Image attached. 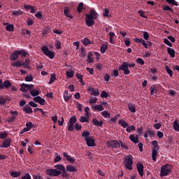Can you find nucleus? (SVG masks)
Here are the masks:
<instances>
[{"label": "nucleus", "mask_w": 179, "mask_h": 179, "mask_svg": "<svg viewBox=\"0 0 179 179\" xmlns=\"http://www.w3.org/2000/svg\"><path fill=\"white\" fill-rule=\"evenodd\" d=\"M134 161L132 155H129L128 157H126L124 159V166L127 169H129L130 171H132L133 169V165Z\"/></svg>", "instance_id": "4"}, {"label": "nucleus", "mask_w": 179, "mask_h": 179, "mask_svg": "<svg viewBox=\"0 0 179 179\" xmlns=\"http://www.w3.org/2000/svg\"><path fill=\"white\" fill-rule=\"evenodd\" d=\"M169 95H170V96H175V95H176V91H174L173 90H169Z\"/></svg>", "instance_id": "62"}, {"label": "nucleus", "mask_w": 179, "mask_h": 179, "mask_svg": "<svg viewBox=\"0 0 179 179\" xmlns=\"http://www.w3.org/2000/svg\"><path fill=\"white\" fill-rule=\"evenodd\" d=\"M46 172L47 175H49V176H59L61 175L60 171H57V169H47Z\"/></svg>", "instance_id": "10"}, {"label": "nucleus", "mask_w": 179, "mask_h": 179, "mask_svg": "<svg viewBox=\"0 0 179 179\" xmlns=\"http://www.w3.org/2000/svg\"><path fill=\"white\" fill-rule=\"evenodd\" d=\"M83 44H84V45H88V44H94L93 41H90L89 38H85L84 39H83L82 41Z\"/></svg>", "instance_id": "30"}, {"label": "nucleus", "mask_w": 179, "mask_h": 179, "mask_svg": "<svg viewBox=\"0 0 179 179\" xmlns=\"http://www.w3.org/2000/svg\"><path fill=\"white\" fill-rule=\"evenodd\" d=\"M128 108H129V110L131 112V113H136V108H135V106L132 105V103H129Z\"/></svg>", "instance_id": "33"}, {"label": "nucleus", "mask_w": 179, "mask_h": 179, "mask_svg": "<svg viewBox=\"0 0 179 179\" xmlns=\"http://www.w3.org/2000/svg\"><path fill=\"white\" fill-rule=\"evenodd\" d=\"M137 170L138 171V173L141 178H143L144 175V166L143 164L141 163L137 164L136 165Z\"/></svg>", "instance_id": "12"}, {"label": "nucleus", "mask_w": 179, "mask_h": 179, "mask_svg": "<svg viewBox=\"0 0 179 179\" xmlns=\"http://www.w3.org/2000/svg\"><path fill=\"white\" fill-rule=\"evenodd\" d=\"M6 137H8V133H6V131H4V133H0V138L4 141Z\"/></svg>", "instance_id": "56"}, {"label": "nucleus", "mask_w": 179, "mask_h": 179, "mask_svg": "<svg viewBox=\"0 0 179 179\" xmlns=\"http://www.w3.org/2000/svg\"><path fill=\"white\" fill-rule=\"evenodd\" d=\"M173 128H174V130H176V131H179L178 120H175V122L173 123Z\"/></svg>", "instance_id": "42"}, {"label": "nucleus", "mask_w": 179, "mask_h": 179, "mask_svg": "<svg viewBox=\"0 0 179 179\" xmlns=\"http://www.w3.org/2000/svg\"><path fill=\"white\" fill-rule=\"evenodd\" d=\"M127 133H131L132 130H136L135 126H127V128L126 129Z\"/></svg>", "instance_id": "49"}, {"label": "nucleus", "mask_w": 179, "mask_h": 179, "mask_svg": "<svg viewBox=\"0 0 179 179\" xmlns=\"http://www.w3.org/2000/svg\"><path fill=\"white\" fill-rule=\"evenodd\" d=\"M33 80H34V77H32V76H27V77H25V81L28 83L33 81Z\"/></svg>", "instance_id": "61"}, {"label": "nucleus", "mask_w": 179, "mask_h": 179, "mask_svg": "<svg viewBox=\"0 0 179 179\" xmlns=\"http://www.w3.org/2000/svg\"><path fill=\"white\" fill-rule=\"evenodd\" d=\"M120 145H121V148H123V150H128V145H127L126 143L120 141Z\"/></svg>", "instance_id": "50"}, {"label": "nucleus", "mask_w": 179, "mask_h": 179, "mask_svg": "<svg viewBox=\"0 0 179 179\" xmlns=\"http://www.w3.org/2000/svg\"><path fill=\"white\" fill-rule=\"evenodd\" d=\"M55 162H59L62 160V157L59 155L58 152H55Z\"/></svg>", "instance_id": "54"}, {"label": "nucleus", "mask_w": 179, "mask_h": 179, "mask_svg": "<svg viewBox=\"0 0 179 179\" xmlns=\"http://www.w3.org/2000/svg\"><path fill=\"white\" fill-rule=\"evenodd\" d=\"M6 30H8V31H13V30H15V26L14 24H12L10 23H6Z\"/></svg>", "instance_id": "25"}, {"label": "nucleus", "mask_w": 179, "mask_h": 179, "mask_svg": "<svg viewBox=\"0 0 179 179\" xmlns=\"http://www.w3.org/2000/svg\"><path fill=\"white\" fill-rule=\"evenodd\" d=\"M164 42L165 43V44H167V45H169V47H172L173 45L171 42H170V39H169V36H167V39L166 38L164 39Z\"/></svg>", "instance_id": "53"}, {"label": "nucleus", "mask_w": 179, "mask_h": 179, "mask_svg": "<svg viewBox=\"0 0 179 179\" xmlns=\"http://www.w3.org/2000/svg\"><path fill=\"white\" fill-rule=\"evenodd\" d=\"M22 175V172L19 171H13L10 173V176H13V178H18Z\"/></svg>", "instance_id": "39"}, {"label": "nucleus", "mask_w": 179, "mask_h": 179, "mask_svg": "<svg viewBox=\"0 0 179 179\" xmlns=\"http://www.w3.org/2000/svg\"><path fill=\"white\" fill-rule=\"evenodd\" d=\"M63 97L66 102H69V101L72 98L71 94H69L68 91H64Z\"/></svg>", "instance_id": "19"}, {"label": "nucleus", "mask_w": 179, "mask_h": 179, "mask_svg": "<svg viewBox=\"0 0 179 179\" xmlns=\"http://www.w3.org/2000/svg\"><path fill=\"white\" fill-rule=\"evenodd\" d=\"M31 88H34L33 84H31V85L28 84H21V88L20 90L22 92H26L27 91L29 90L30 92Z\"/></svg>", "instance_id": "11"}, {"label": "nucleus", "mask_w": 179, "mask_h": 179, "mask_svg": "<svg viewBox=\"0 0 179 179\" xmlns=\"http://www.w3.org/2000/svg\"><path fill=\"white\" fill-rule=\"evenodd\" d=\"M23 13H24V10H22V9H18V10H12V14L16 16H19L20 15H23Z\"/></svg>", "instance_id": "35"}, {"label": "nucleus", "mask_w": 179, "mask_h": 179, "mask_svg": "<svg viewBox=\"0 0 179 179\" xmlns=\"http://www.w3.org/2000/svg\"><path fill=\"white\" fill-rule=\"evenodd\" d=\"M160 85H152L150 88V94L151 95H156L159 92V88Z\"/></svg>", "instance_id": "13"}, {"label": "nucleus", "mask_w": 179, "mask_h": 179, "mask_svg": "<svg viewBox=\"0 0 179 179\" xmlns=\"http://www.w3.org/2000/svg\"><path fill=\"white\" fill-rule=\"evenodd\" d=\"M64 14L67 17H70V19H73V15H71L69 13V6H64Z\"/></svg>", "instance_id": "15"}, {"label": "nucleus", "mask_w": 179, "mask_h": 179, "mask_svg": "<svg viewBox=\"0 0 179 179\" xmlns=\"http://www.w3.org/2000/svg\"><path fill=\"white\" fill-rule=\"evenodd\" d=\"M10 115H13V117H15V118H14V120H16L17 116H18V115H19V112H17V110H15V111H13V110H10Z\"/></svg>", "instance_id": "41"}, {"label": "nucleus", "mask_w": 179, "mask_h": 179, "mask_svg": "<svg viewBox=\"0 0 179 179\" xmlns=\"http://www.w3.org/2000/svg\"><path fill=\"white\" fill-rule=\"evenodd\" d=\"M62 178H68L69 176L68 172H66V169L64 166V165H62Z\"/></svg>", "instance_id": "28"}, {"label": "nucleus", "mask_w": 179, "mask_h": 179, "mask_svg": "<svg viewBox=\"0 0 179 179\" xmlns=\"http://www.w3.org/2000/svg\"><path fill=\"white\" fill-rule=\"evenodd\" d=\"M82 136H83V137H84V138L87 143V145H88L89 137L90 136V133L89 130H85V131H83Z\"/></svg>", "instance_id": "16"}, {"label": "nucleus", "mask_w": 179, "mask_h": 179, "mask_svg": "<svg viewBox=\"0 0 179 179\" xmlns=\"http://www.w3.org/2000/svg\"><path fill=\"white\" fill-rule=\"evenodd\" d=\"M171 168L172 166L169 164H166L162 166L160 172L161 176H167V175H169L171 171Z\"/></svg>", "instance_id": "3"}, {"label": "nucleus", "mask_w": 179, "mask_h": 179, "mask_svg": "<svg viewBox=\"0 0 179 179\" xmlns=\"http://www.w3.org/2000/svg\"><path fill=\"white\" fill-rule=\"evenodd\" d=\"M92 108L94 110V111L99 110V112H101L104 110V108L102 105H96V106H92Z\"/></svg>", "instance_id": "31"}, {"label": "nucleus", "mask_w": 179, "mask_h": 179, "mask_svg": "<svg viewBox=\"0 0 179 179\" xmlns=\"http://www.w3.org/2000/svg\"><path fill=\"white\" fill-rule=\"evenodd\" d=\"M92 56H93V53H92V52H89L87 53V62L88 63H93L94 59H93Z\"/></svg>", "instance_id": "36"}, {"label": "nucleus", "mask_w": 179, "mask_h": 179, "mask_svg": "<svg viewBox=\"0 0 179 179\" xmlns=\"http://www.w3.org/2000/svg\"><path fill=\"white\" fill-rule=\"evenodd\" d=\"M67 172H77L78 169L75 165H66Z\"/></svg>", "instance_id": "18"}, {"label": "nucleus", "mask_w": 179, "mask_h": 179, "mask_svg": "<svg viewBox=\"0 0 179 179\" xmlns=\"http://www.w3.org/2000/svg\"><path fill=\"white\" fill-rule=\"evenodd\" d=\"M66 74L68 77V78H72L74 76V72L73 71H66Z\"/></svg>", "instance_id": "57"}, {"label": "nucleus", "mask_w": 179, "mask_h": 179, "mask_svg": "<svg viewBox=\"0 0 179 179\" xmlns=\"http://www.w3.org/2000/svg\"><path fill=\"white\" fill-rule=\"evenodd\" d=\"M89 91L91 92V95H93L94 96H99V95H100L99 90H95V88H91Z\"/></svg>", "instance_id": "22"}, {"label": "nucleus", "mask_w": 179, "mask_h": 179, "mask_svg": "<svg viewBox=\"0 0 179 179\" xmlns=\"http://www.w3.org/2000/svg\"><path fill=\"white\" fill-rule=\"evenodd\" d=\"M78 122V119L76 116H73V117H70V120L68 123L69 126V131H73L74 130V124Z\"/></svg>", "instance_id": "6"}, {"label": "nucleus", "mask_w": 179, "mask_h": 179, "mask_svg": "<svg viewBox=\"0 0 179 179\" xmlns=\"http://www.w3.org/2000/svg\"><path fill=\"white\" fill-rule=\"evenodd\" d=\"M106 50H108V45H105V43H103L100 48V51L101 54H104L106 52Z\"/></svg>", "instance_id": "37"}, {"label": "nucleus", "mask_w": 179, "mask_h": 179, "mask_svg": "<svg viewBox=\"0 0 179 179\" xmlns=\"http://www.w3.org/2000/svg\"><path fill=\"white\" fill-rule=\"evenodd\" d=\"M92 123L94 124V126H99V127H102L103 124V121L99 122L97 119H92Z\"/></svg>", "instance_id": "24"}, {"label": "nucleus", "mask_w": 179, "mask_h": 179, "mask_svg": "<svg viewBox=\"0 0 179 179\" xmlns=\"http://www.w3.org/2000/svg\"><path fill=\"white\" fill-rule=\"evenodd\" d=\"M163 9H164V10H170L172 13L174 12V9L173 8H171V6H169V5H164L163 6Z\"/></svg>", "instance_id": "40"}, {"label": "nucleus", "mask_w": 179, "mask_h": 179, "mask_svg": "<svg viewBox=\"0 0 179 179\" xmlns=\"http://www.w3.org/2000/svg\"><path fill=\"white\" fill-rule=\"evenodd\" d=\"M147 131L150 137H155L156 136L155 131L151 129H147Z\"/></svg>", "instance_id": "43"}, {"label": "nucleus", "mask_w": 179, "mask_h": 179, "mask_svg": "<svg viewBox=\"0 0 179 179\" xmlns=\"http://www.w3.org/2000/svg\"><path fill=\"white\" fill-rule=\"evenodd\" d=\"M152 145H154V148L159 150V147L158 145V141L154 140L153 141H152Z\"/></svg>", "instance_id": "55"}, {"label": "nucleus", "mask_w": 179, "mask_h": 179, "mask_svg": "<svg viewBox=\"0 0 179 179\" xmlns=\"http://www.w3.org/2000/svg\"><path fill=\"white\" fill-rule=\"evenodd\" d=\"M11 141L9 139H6L3 141L2 145H0L1 148H8V147H10Z\"/></svg>", "instance_id": "17"}, {"label": "nucleus", "mask_w": 179, "mask_h": 179, "mask_svg": "<svg viewBox=\"0 0 179 179\" xmlns=\"http://www.w3.org/2000/svg\"><path fill=\"white\" fill-rule=\"evenodd\" d=\"M136 62L141 66H143V64H145V62L143 59H141V57H138V59H136Z\"/></svg>", "instance_id": "59"}, {"label": "nucleus", "mask_w": 179, "mask_h": 179, "mask_svg": "<svg viewBox=\"0 0 179 179\" xmlns=\"http://www.w3.org/2000/svg\"><path fill=\"white\" fill-rule=\"evenodd\" d=\"M98 16V13L95 10V9L91 8L90 13H86L85 15V23L87 26L89 27L93 26V24L95 23L94 19H97Z\"/></svg>", "instance_id": "1"}, {"label": "nucleus", "mask_w": 179, "mask_h": 179, "mask_svg": "<svg viewBox=\"0 0 179 179\" xmlns=\"http://www.w3.org/2000/svg\"><path fill=\"white\" fill-rule=\"evenodd\" d=\"M106 145L110 148H117L118 147H120V142L117 141V140L107 141Z\"/></svg>", "instance_id": "9"}, {"label": "nucleus", "mask_w": 179, "mask_h": 179, "mask_svg": "<svg viewBox=\"0 0 179 179\" xmlns=\"http://www.w3.org/2000/svg\"><path fill=\"white\" fill-rule=\"evenodd\" d=\"M165 69L166 70L168 74L170 76V77H173V71L171 70L169 66H166Z\"/></svg>", "instance_id": "48"}, {"label": "nucleus", "mask_w": 179, "mask_h": 179, "mask_svg": "<svg viewBox=\"0 0 179 179\" xmlns=\"http://www.w3.org/2000/svg\"><path fill=\"white\" fill-rule=\"evenodd\" d=\"M119 124L122 126V127H123L124 129H125L126 127L127 129L129 126L128 123H127L125 120H119Z\"/></svg>", "instance_id": "38"}, {"label": "nucleus", "mask_w": 179, "mask_h": 179, "mask_svg": "<svg viewBox=\"0 0 179 179\" xmlns=\"http://www.w3.org/2000/svg\"><path fill=\"white\" fill-rule=\"evenodd\" d=\"M22 179H31V176L29 173H25V175L22 176Z\"/></svg>", "instance_id": "63"}, {"label": "nucleus", "mask_w": 179, "mask_h": 179, "mask_svg": "<svg viewBox=\"0 0 179 179\" xmlns=\"http://www.w3.org/2000/svg\"><path fill=\"white\" fill-rule=\"evenodd\" d=\"M136 66L135 63H127L124 62L122 63V64H121V66H119L118 67V70L119 71H123L124 76H129V74H131V71L129 70V68H134Z\"/></svg>", "instance_id": "2"}, {"label": "nucleus", "mask_w": 179, "mask_h": 179, "mask_svg": "<svg viewBox=\"0 0 179 179\" xmlns=\"http://www.w3.org/2000/svg\"><path fill=\"white\" fill-rule=\"evenodd\" d=\"M167 52L170 55V56L172 57V58H174V57L176 55V52H175L174 49H171V48L170 46L169 48H167Z\"/></svg>", "instance_id": "32"}, {"label": "nucleus", "mask_w": 179, "mask_h": 179, "mask_svg": "<svg viewBox=\"0 0 179 179\" xmlns=\"http://www.w3.org/2000/svg\"><path fill=\"white\" fill-rule=\"evenodd\" d=\"M55 47L57 50H60L62 48V43L60 41H57L55 43Z\"/></svg>", "instance_id": "60"}, {"label": "nucleus", "mask_w": 179, "mask_h": 179, "mask_svg": "<svg viewBox=\"0 0 179 179\" xmlns=\"http://www.w3.org/2000/svg\"><path fill=\"white\" fill-rule=\"evenodd\" d=\"M6 102H8V99L6 98H3V96H0V104L6 105Z\"/></svg>", "instance_id": "46"}, {"label": "nucleus", "mask_w": 179, "mask_h": 179, "mask_svg": "<svg viewBox=\"0 0 179 179\" xmlns=\"http://www.w3.org/2000/svg\"><path fill=\"white\" fill-rule=\"evenodd\" d=\"M26 126L27 127V131H29L31 130V129H32L34 124L31 122H29V123H26Z\"/></svg>", "instance_id": "58"}, {"label": "nucleus", "mask_w": 179, "mask_h": 179, "mask_svg": "<svg viewBox=\"0 0 179 179\" xmlns=\"http://www.w3.org/2000/svg\"><path fill=\"white\" fill-rule=\"evenodd\" d=\"M33 179H43L41 175H33Z\"/></svg>", "instance_id": "64"}, {"label": "nucleus", "mask_w": 179, "mask_h": 179, "mask_svg": "<svg viewBox=\"0 0 179 179\" xmlns=\"http://www.w3.org/2000/svg\"><path fill=\"white\" fill-rule=\"evenodd\" d=\"M129 139L135 144L139 143V138H138V137H135L134 134H130Z\"/></svg>", "instance_id": "27"}, {"label": "nucleus", "mask_w": 179, "mask_h": 179, "mask_svg": "<svg viewBox=\"0 0 179 179\" xmlns=\"http://www.w3.org/2000/svg\"><path fill=\"white\" fill-rule=\"evenodd\" d=\"M20 54H21L22 57H29V53H27V52H25V50H24V49H22V50H19Z\"/></svg>", "instance_id": "52"}, {"label": "nucleus", "mask_w": 179, "mask_h": 179, "mask_svg": "<svg viewBox=\"0 0 179 179\" xmlns=\"http://www.w3.org/2000/svg\"><path fill=\"white\" fill-rule=\"evenodd\" d=\"M101 115L103 116V117H110V115L109 112H107V110H103V111L101 112Z\"/></svg>", "instance_id": "51"}, {"label": "nucleus", "mask_w": 179, "mask_h": 179, "mask_svg": "<svg viewBox=\"0 0 179 179\" xmlns=\"http://www.w3.org/2000/svg\"><path fill=\"white\" fill-rule=\"evenodd\" d=\"M22 66H23L24 69H30V70L31 69V67H30V66H28L26 60H25V62H16L15 63L12 64L13 67H21Z\"/></svg>", "instance_id": "8"}, {"label": "nucleus", "mask_w": 179, "mask_h": 179, "mask_svg": "<svg viewBox=\"0 0 179 179\" xmlns=\"http://www.w3.org/2000/svg\"><path fill=\"white\" fill-rule=\"evenodd\" d=\"M10 87H12V83H10V81L8 80H6L4 81V83H3V90L4 88H10Z\"/></svg>", "instance_id": "29"}, {"label": "nucleus", "mask_w": 179, "mask_h": 179, "mask_svg": "<svg viewBox=\"0 0 179 179\" xmlns=\"http://www.w3.org/2000/svg\"><path fill=\"white\" fill-rule=\"evenodd\" d=\"M157 155H158L157 149L152 148V157L153 161L155 162L157 161Z\"/></svg>", "instance_id": "23"}, {"label": "nucleus", "mask_w": 179, "mask_h": 179, "mask_svg": "<svg viewBox=\"0 0 179 179\" xmlns=\"http://www.w3.org/2000/svg\"><path fill=\"white\" fill-rule=\"evenodd\" d=\"M57 80L56 78V76L55 74H52L51 75V77H50V80L49 81V84L51 85V84H53V83H55V81Z\"/></svg>", "instance_id": "45"}, {"label": "nucleus", "mask_w": 179, "mask_h": 179, "mask_svg": "<svg viewBox=\"0 0 179 179\" xmlns=\"http://www.w3.org/2000/svg\"><path fill=\"white\" fill-rule=\"evenodd\" d=\"M63 156L67 161H69V162H70V164H75L76 158H71V157H70L67 152H63Z\"/></svg>", "instance_id": "14"}, {"label": "nucleus", "mask_w": 179, "mask_h": 179, "mask_svg": "<svg viewBox=\"0 0 179 179\" xmlns=\"http://www.w3.org/2000/svg\"><path fill=\"white\" fill-rule=\"evenodd\" d=\"M134 41L136 43H141L143 45H145V41L144 39H142V38H136Z\"/></svg>", "instance_id": "47"}, {"label": "nucleus", "mask_w": 179, "mask_h": 179, "mask_svg": "<svg viewBox=\"0 0 179 179\" xmlns=\"http://www.w3.org/2000/svg\"><path fill=\"white\" fill-rule=\"evenodd\" d=\"M83 8L84 2H80V3H78V6H77V11L78 12V13H82Z\"/></svg>", "instance_id": "34"}, {"label": "nucleus", "mask_w": 179, "mask_h": 179, "mask_svg": "<svg viewBox=\"0 0 179 179\" xmlns=\"http://www.w3.org/2000/svg\"><path fill=\"white\" fill-rule=\"evenodd\" d=\"M30 94L31 96H34V98H36L37 95H40V92L38 90H33V88H31Z\"/></svg>", "instance_id": "21"}, {"label": "nucleus", "mask_w": 179, "mask_h": 179, "mask_svg": "<svg viewBox=\"0 0 179 179\" xmlns=\"http://www.w3.org/2000/svg\"><path fill=\"white\" fill-rule=\"evenodd\" d=\"M41 50L43 51V54H45V55H47V57H49L52 59V58H55V52H51V50H49L48 46H42Z\"/></svg>", "instance_id": "5"}, {"label": "nucleus", "mask_w": 179, "mask_h": 179, "mask_svg": "<svg viewBox=\"0 0 179 179\" xmlns=\"http://www.w3.org/2000/svg\"><path fill=\"white\" fill-rule=\"evenodd\" d=\"M108 34H109L110 43H114L113 37H115V33L114 31H110V32L108 33Z\"/></svg>", "instance_id": "44"}, {"label": "nucleus", "mask_w": 179, "mask_h": 179, "mask_svg": "<svg viewBox=\"0 0 179 179\" xmlns=\"http://www.w3.org/2000/svg\"><path fill=\"white\" fill-rule=\"evenodd\" d=\"M23 110L24 112H26V113H33V110L30 105H26L25 106H24Z\"/></svg>", "instance_id": "26"}, {"label": "nucleus", "mask_w": 179, "mask_h": 179, "mask_svg": "<svg viewBox=\"0 0 179 179\" xmlns=\"http://www.w3.org/2000/svg\"><path fill=\"white\" fill-rule=\"evenodd\" d=\"M96 145L95 143L94 138H90L88 137V141H87V146L88 147H95Z\"/></svg>", "instance_id": "20"}, {"label": "nucleus", "mask_w": 179, "mask_h": 179, "mask_svg": "<svg viewBox=\"0 0 179 179\" xmlns=\"http://www.w3.org/2000/svg\"><path fill=\"white\" fill-rule=\"evenodd\" d=\"M19 54H20V50H14V52L10 55V60L13 62V63L20 62V60H19Z\"/></svg>", "instance_id": "7"}]
</instances>
